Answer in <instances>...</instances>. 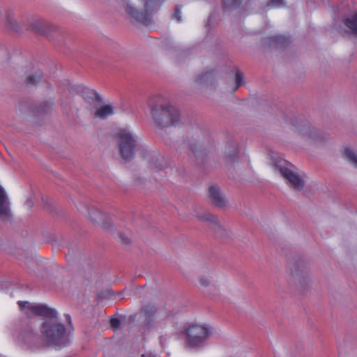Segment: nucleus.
Returning <instances> with one entry per match:
<instances>
[{"label":"nucleus","mask_w":357,"mask_h":357,"mask_svg":"<svg viewBox=\"0 0 357 357\" xmlns=\"http://www.w3.org/2000/svg\"><path fill=\"white\" fill-rule=\"evenodd\" d=\"M181 8L182 6L180 5H176L174 8V13L173 15V17L177 20L178 22H181L182 21L181 19Z\"/></svg>","instance_id":"obj_26"},{"label":"nucleus","mask_w":357,"mask_h":357,"mask_svg":"<svg viewBox=\"0 0 357 357\" xmlns=\"http://www.w3.org/2000/svg\"><path fill=\"white\" fill-rule=\"evenodd\" d=\"M41 79V75H29L25 80V82L28 85H35L40 82Z\"/></svg>","instance_id":"obj_22"},{"label":"nucleus","mask_w":357,"mask_h":357,"mask_svg":"<svg viewBox=\"0 0 357 357\" xmlns=\"http://www.w3.org/2000/svg\"><path fill=\"white\" fill-rule=\"evenodd\" d=\"M155 123L162 127L174 126L180 120L179 111L160 97H154L149 102Z\"/></svg>","instance_id":"obj_2"},{"label":"nucleus","mask_w":357,"mask_h":357,"mask_svg":"<svg viewBox=\"0 0 357 357\" xmlns=\"http://www.w3.org/2000/svg\"><path fill=\"white\" fill-rule=\"evenodd\" d=\"M211 284V279L209 275H203L199 278V284L202 288L208 287Z\"/></svg>","instance_id":"obj_23"},{"label":"nucleus","mask_w":357,"mask_h":357,"mask_svg":"<svg viewBox=\"0 0 357 357\" xmlns=\"http://www.w3.org/2000/svg\"><path fill=\"white\" fill-rule=\"evenodd\" d=\"M344 23L350 29L352 34L357 35V14L345 18Z\"/></svg>","instance_id":"obj_15"},{"label":"nucleus","mask_w":357,"mask_h":357,"mask_svg":"<svg viewBox=\"0 0 357 357\" xmlns=\"http://www.w3.org/2000/svg\"><path fill=\"white\" fill-rule=\"evenodd\" d=\"M197 218L201 222L208 223V226L211 227L214 224V222H216L215 221L218 219V217L206 211L199 213L197 215Z\"/></svg>","instance_id":"obj_14"},{"label":"nucleus","mask_w":357,"mask_h":357,"mask_svg":"<svg viewBox=\"0 0 357 357\" xmlns=\"http://www.w3.org/2000/svg\"><path fill=\"white\" fill-rule=\"evenodd\" d=\"M30 29L37 33H44V25L41 21H36L33 22L30 26Z\"/></svg>","instance_id":"obj_21"},{"label":"nucleus","mask_w":357,"mask_h":357,"mask_svg":"<svg viewBox=\"0 0 357 357\" xmlns=\"http://www.w3.org/2000/svg\"><path fill=\"white\" fill-rule=\"evenodd\" d=\"M26 206L28 208H31L33 206V202L31 199H28L25 203Z\"/></svg>","instance_id":"obj_33"},{"label":"nucleus","mask_w":357,"mask_h":357,"mask_svg":"<svg viewBox=\"0 0 357 357\" xmlns=\"http://www.w3.org/2000/svg\"><path fill=\"white\" fill-rule=\"evenodd\" d=\"M123 15L132 22L148 24L156 12L149 9L142 0H116Z\"/></svg>","instance_id":"obj_3"},{"label":"nucleus","mask_w":357,"mask_h":357,"mask_svg":"<svg viewBox=\"0 0 357 357\" xmlns=\"http://www.w3.org/2000/svg\"><path fill=\"white\" fill-rule=\"evenodd\" d=\"M119 237L121 239L123 243L128 244L130 243V238L126 236L124 234H120Z\"/></svg>","instance_id":"obj_31"},{"label":"nucleus","mask_w":357,"mask_h":357,"mask_svg":"<svg viewBox=\"0 0 357 357\" xmlns=\"http://www.w3.org/2000/svg\"><path fill=\"white\" fill-rule=\"evenodd\" d=\"M274 169L275 172L280 173V174L288 181L289 183L294 189L297 190L303 189L305 181L301 176L282 164H275L274 165Z\"/></svg>","instance_id":"obj_6"},{"label":"nucleus","mask_w":357,"mask_h":357,"mask_svg":"<svg viewBox=\"0 0 357 357\" xmlns=\"http://www.w3.org/2000/svg\"><path fill=\"white\" fill-rule=\"evenodd\" d=\"M148 160L151 169H155L157 172L162 170L167 166L164 158L156 153L149 155Z\"/></svg>","instance_id":"obj_9"},{"label":"nucleus","mask_w":357,"mask_h":357,"mask_svg":"<svg viewBox=\"0 0 357 357\" xmlns=\"http://www.w3.org/2000/svg\"><path fill=\"white\" fill-rule=\"evenodd\" d=\"M284 5V0H271L267 6L271 8H280Z\"/></svg>","instance_id":"obj_28"},{"label":"nucleus","mask_w":357,"mask_h":357,"mask_svg":"<svg viewBox=\"0 0 357 357\" xmlns=\"http://www.w3.org/2000/svg\"><path fill=\"white\" fill-rule=\"evenodd\" d=\"M143 311L145 315L149 317L155 314L157 309L154 305L149 304L144 307Z\"/></svg>","instance_id":"obj_24"},{"label":"nucleus","mask_w":357,"mask_h":357,"mask_svg":"<svg viewBox=\"0 0 357 357\" xmlns=\"http://www.w3.org/2000/svg\"><path fill=\"white\" fill-rule=\"evenodd\" d=\"M238 147L236 144H230L225 148V157L227 160H233L238 154Z\"/></svg>","instance_id":"obj_16"},{"label":"nucleus","mask_w":357,"mask_h":357,"mask_svg":"<svg viewBox=\"0 0 357 357\" xmlns=\"http://www.w3.org/2000/svg\"><path fill=\"white\" fill-rule=\"evenodd\" d=\"M117 137L120 154L126 161H130L134 158L137 150H144L137 135L129 129H120Z\"/></svg>","instance_id":"obj_4"},{"label":"nucleus","mask_w":357,"mask_h":357,"mask_svg":"<svg viewBox=\"0 0 357 357\" xmlns=\"http://www.w3.org/2000/svg\"><path fill=\"white\" fill-rule=\"evenodd\" d=\"M21 309H26L31 313L45 317L46 319L40 326L42 338L50 345L61 347L65 343L66 328L56 319L57 312L43 304H32L27 301H18Z\"/></svg>","instance_id":"obj_1"},{"label":"nucleus","mask_w":357,"mask_h":357,"mask_svg":"<svg viewBox=\"0 0 357 357\" xmlns=\"http://www.w3.org/2000/svg\"><path fill=\"white\" fill-rule=\"evenodd\" d=\"M121 324V321L119 319L117 318H112L111 320H110V325H111V327L113 328V329H116Z\"/></svg>","instance_id":"obj_29"},{"label":"nucleus","mask_w":357,"mask_h":357,"mask_svg":"<svg viewBox=\"0 0 357 357\" xmlns=\"http://www.w3.org/2000/svg\"><path fill=\"white\" fill-rule=\"evenodd\" d=\"M89 218L91 221L100 223V221L104 216L103 213L96 209H91L89 212Z\"/></svg>","instance_id":"obj_20"},{"label":"nucleus","mask_w":357,"mask_h":357,"mask_svg":"<svg viewBox=\"0 0 357 357\" xmlns=\"http://www.w3.org/2000/svg\"><path fill=\"white\" fill-rule=\"evenodd\" d=\"M292 276L301 284H305L310 278V272L305 267H298L292 272Z\"/></svg>","instance_id":"obj_10"},{"label":"nucleus","mask_w":357,"mask_h":357,"mask_svg":"<svg viewBox=\"0 0 357 357\" xmlns=\"http://www.w3.org/2000/svg\"><path fill=\"white\" fill-rule=\"evenodd\" d=\"M82 96L89 104L100 103L102 100L101 96L95 90L90 89H86Z\"/></svg>","instance_id":"obj_11"},{"label":"nucleus","mask_w":357,"mask_h":357,"mask_svg":"<svg viewBox=\"0 0 357 357\" xmlns=\"http://www.w3.org/2000/svg\"><path fill=\"white\" fill-rule=\"evenodd\" d=\"M212 73H203L200 75H199L197 79H196V82L197 83H204V82H208V80L209 79L210 77H212Z\"/></svg>","instance_id":"obj_25"},{"label":"nucleus","mask_w":357,"mask_h":357,"mask_svg":"<svg viewBox=\"0 0 357 357\" xmlns=\"http://www.w3.org/2000/svg\"><path fill=\"white\" fill-rule=\"evenodd\" d=\"M243 0H222V6L225 10H234L238 8Z\"/></svg>","instance_id":"obj_18"},{"label":"nucleus","mask_w":357,"mask_h":357,"mask_svg":"<svg viewBox=\"0 0 357 357\" xmlns=\"http://www.w3.org/2000/svg\"><path fill=\"white\" fill-rule=\"evenodd\" d=\"M212 225L211 229L215 231V234L219 237H227L229 234V231L222 224L220 220L218 218Z\"/></svg>","instance_id":"obj_13"},{"label":"nucleus","mask_w":357,"mask_h":357,"mask_svg":"<svg viewBox=\"0 0 357 357\" xmlns=\"http://www.w3.org/2000/svg\"><path fill=\"white\" fill-rule=\"evenodd\" d=\"M113 114V107L111 105H105L96 110L94 116L101 119H105L108 116H112Z\"/></svg>","instance_id":"obj_12"},{"label":"nucleus","mask_w":357,"mask_h":357,"mask_svg":"<svg viewBox=\"0 0 357 357\" xmlns=\"http://www.w3.org/2000/svg\"><path fill=\"white\" fill-rule=\"evenodd\" d=\"M273 41L280 45H287L289 42L287 38L284 36H276L273 37Z\"/></svg>","instance_id":"obj_27"},{"label":"nucleus","mask_w":357,"mask_h":357,"mask_svg":"<svg viewBox=\"0 0 357 357\" xmlns=\"http://www.w3.org/2000/svg\"><path fill=\"white\" fill-rule=\"evenodd\" d=\"M213 333L212 328L206 326L193 325L187 331V343L190 347L201 346Z\"/></svg>","instance_id":"obj_5"},{"label":"nucleus","mask_w":357,"mask_h":357,"mask_svg":"<svg viewBox=\"0 0 357 357\" xmlns=\"http://www.w3.org/2000/svg\"><path fill=\"white\" fill-rule=\"evenodd\" d=\"M11 216L12 213L9 197L3 188L0 185V219L9 218Z\"/></svg>","instance_id":"obj_8"},{"label":"nucleus","mask_w":357,"mask_h":357,"mask_svg":"<svg viewBox=\"0 0 357 357\" xmlns=\"http://www.w3.org/2000/svg\"><path fill=\"white\" fill-rule=\"evenodd\" d=\"M189 146H190V149L192 151V152L194 153V155L195 156H197L198 153H197V149L195 148V146H197V144H190L189 145Z\"/></svg>","instance_id":"obj_32"},{"label":"nucleus","mask_w":357,"mask_h":357,"mask_svg":"<svg viewBox=\"0 0 357 357\" xmlns=\"http://www.w3.org/2000/svg\"><path fill=\"white\" fill-rule=\"evenodd\" d=\"M137 182H138V184H141V181L139 180Z\"/></svg>","instance_id":"obj_34"},{"label":"nucleus","mask_w":357,"mask_h":357,"mask_svg":"<svg viewBox=\"0 0 357 357\" xmlns=\"http://www.w3.org/2000/svg\"><path fill=\"white\" fill-rule=\"evenodd\" d=\"M208 198L211 202L220 208L225 207L228 202L220 192L218 186L213 185L208 189Z\"/></svg>","instance_id":"obj_7"},{"label":"nucleus","mask_w":357,"mask_h":357,"mask_svg":"<svg viewBox=\"0 0 357 357\" xmlns=\"http://www.w3.org/2000/svg\"><path fill=\"white\" fill-rule=\"evenodd\" d=\"M144 1V5L149 9H154L156 11L158 10L165 2V0H142Z\"/></svg>","instance_id":"obj_19"},{"label":"nucleus","mask_w":357,"mask_h":357,"mask_svg":"<svg viewBox=\"0 0 357 357\" xmlns=\"http://www.w3.org/2000/svg\"><path fill=\"white\" fill-rule=\"evenodd\" d=\"M243 79V77L242 74L239 72H237L236 75V89H237L241 84Z\"/></svg>","instance_id":"obj_30"},{"label":"nucleus","mask_w":357,"mask_h":357,"mask_svg":"<svg viewBox=\"0 0 357 357\" xmlns=\"http://www.w3.org/2000/svg\"><path fill=\"white\" fill-rule=\"evenodd\" d=\"M344 158L347 160L352 165L357 168V154L351 149H345L343 152Z\"/></svg>","instance_id":"obj_17"}]
</instances>
